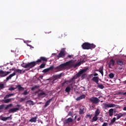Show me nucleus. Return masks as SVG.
<instances>
[{
    "label": "nucleus",
    "instance_id": "nucleus-1",
    "mask_svg": "<svg viewBox=\"0 0 126 126\" xmlns=\"http://www.w3.org/2000/svg\"><path fill=\"white\" fill-rule=\"evenodd\" d=\"M42 62H48V58L44 57H41L39 59H38L35 62H32L27 63H23L22 64V66L24 68H28V70H29L30 68H33L38 63H41Z\"/></svg>",
    "mask_w": 126,
    "mask_h": 126
},
{
    "label": "nucleus",
    "instance_id": "nucleus-2",
    "mask_svg": "<svg viewBox=\"0 0 126 126\" xmlns=\"http://www.w3.org/2000/svg\"><path fill=\"white\" fill-rule=\"evenodd\" d=\"M88 70V68L83 69L80 70L78 73H77L73 77H72L70 80L66 81V82H68L69 83H71L70 84V86L72 85V84H74L75 83V79H77L78 77H80L82 74H83L85 72H86Z\"/></svg>",
    "mask_w": 126,
    "mask_h": 126
},
{
    "label": "nucleus",
    "instance_id": "nucleus-3",
    "mask_svg": "<svg viewBox=\"0 0 126 126\" xmlns=\"http://www.w3.org/2000/svg\"><path fill=\"white\" fill-rule=\"evenodd\" d=\"M72 63V60H70L69 62L62 63L60 64L59 66H57L56 67L54 68V69H57V71H61L63 70V69L64 67H66V66H69V65L71 64V63Z\"/></svg>",
    "mask_w": 126,
    "mask_h": 126
},
{
    "label": "nucleus",
    "instance_id": "nucleus-4",
    "mask_svg": "<svg viewBox=\"0 0 126 126\" xmlns=\"http://www.w3.org/2000/svg\"><path fill=\"white\" fill-rule=\"evenodd\" d=\"M82 47L83 50H90L92 49H95L96 46L93 43L90 44L88 42H85L82 44Z\"/></svg>",
    "mask_w": 126,
    "mask_h": 126
},
{
    "label": "nucleus",
    "instance_id": "nucleus-5",
    "mask_svg": "<svg viewBox=\"0 0 126 126\" xmlns=\"http://www.w3.org/2000/svg\"><path fill=\"white\" fill-rule=\"evenodd\" d=\"M89 101L91 102V103H92V104H97L98 103L100 102V100L99 98L96 97H92L90 98H89Z\"/></svg>",
    "mask_w": 126,
    "mask_h": 126
},
{
    "label": "nucleus",
    "instance_id": "nucleus-6",
    "mask_svg": "<svg viewBox=\"0 0 126 126\" xmlns=\"http://www.w3.org/2000/svg\"><path fill=\"white\" fill-rule=\"evenodd\" d=\"M103 105L105 109H108V108H115V107H117V105L111 103L107 104L106 103H103Z\"/></svg>",
    "mask_w": 126,
    "mask_h": 126
},
{
    "label": "nucleus",
    "instance_id": "nucleus-7",
    "mask_svg": "<svg viewBox=\"0 0 126 126\" xmlns=\"http://www.w3.org/2000/svg\"><path fill=\"white\" fill-rule=\"evenodd\" d=\"M10 71H4L1 70H0V76L1 77H4V76H6V75H8L9 73H10Z\"/></svg>",
    "mask_w": 126,
    "mask_h": 126
},
{
    "label": "nucleus",
    "instance_id": "nucleus-8",
    "mask_svg": "<svg viewBox=\"0 0 126 126\" xmlns=\"http://www.w3.org/2000/svg\"><path fill=\"white\" fill-rule=\"evenodd\" d=\"M65 57V51L64 50H62L58 55H57V57L60 58H64Z\"/></svg>",
    "mask_w": 126,
    "mask_h": 126
},
{
    "label": "nucleus",
    "instance_id": "nucleus-9",
    "mask_svg": "<svg viewBox=\"0 0 126 126\" xmlns=\"http://www.w3.org/2000/svg\"><path fill=\"white\" fill-rule=\"evenodd\" d=\"M63 75V73H61L60 74H57L53 76L55 79L53 80V82H55L57 79H60Z\"/></svg>",
    "mask_w": 126,
    "mask_h": 126
},
{
    "label": "nucleus",
    "instance_id": "nucleus-10",
    "mask_svg": "<svg viewBox=\"0 0 126 126\" xmlns=\"http://www.w3.org/2000/svg\"><path fill=\"white\" fill-rule=\"evenodd\" d=\"M54 68H55V67L54 66H51L49 68L44 69L42 71V72H43L44 73H47V72H48V71H50V70H53Z\"/></svg>",
    "mask_w": 126,
    "mask_h": 126
},
{
    "label": "nucleus",
    "instance_id": "nucleus-11",
    "mask_svg": "<svg viewBox=\"0 0 126 126\" xmlns=\"http://www.w3.org/2000/svg\"><path fill=\"white\" fill-rule=\"evenodd\" d=\"M116 62L114 60L112 59L110 61L109 63H108V66L110 68H112V66H114L115 65V63Z\"/></svg>",
    "mask_w": 126,
    "mask_h": 126
},
{
    "label": "nucleus",
    "instance_id": "nucleus-12",
    "mask_svg": "<svg viewBox=\"0 0 126 126\" xmlns=\"http://www.w3.org/2000/svg\"><path fill=\"white\" fill-rule=\"evenodd\" d=\"M73 122V120H72V118H69L66 120H65L63 122L64 125L68 124L69 123H72Z\"/></svg>",
    "mask_w": 126,
    "mask_h": 126
},
{
    "label": "nucleus",
    "instance_id": "nucleus-13",
    "mask_svg": "<svg viewBox=\"0 0 126 126\" xmlns=\"http://www.w3.org/2000/svg\"><path fill=\"white\" fill-rule=\"evenodd\" d=\"M85 63V61L82 60V61L77 63L73 65V67H74V68H75L77 67V66H80L82 63Z\"/></svg>",
    "mask_w": 126,
    "mask_h": 126
},
{
    "label": "nucleus",
    "instance_id": "nucleus-14",
    "mask_svg": "<svg viewBox=\"0 0 126 126\" xmlns=\"http://www.w3.org/2000/svg\"><path fill=\"white\" fill-rule=\"evenodd\" d=\"M17 111H19V108H13L9 110V113H15V112H17Z\"/></svg>",
    "mask_w": 126,
    "mask_h": 126
},
{
    "label": "nucleus",
    "instance_id": "nucleus-15",
    "mask_svg": "<svg viewBox=\"0 0 126 126\" xmlns=\"http://www.w3.org/2000/svg\"><path fill=\"white\" fill-rule=\"evenodd\" d=\"M11 116L10 115L9 117H2L1 118V120L3 121V122H5L6 121H7L8 120H12V118H11Z\"/></svg>",
    "mask_w": 126,
    "mask_h": 126
},
{
    "label": "nucleus",
    "instance_id": "nucleus-16",
    "mask_svg": "<svg viewBox=\"0 0 126 126\" xmlns=\"http://www.w3.org/2000/svg\"><path fill=\"white\" fill-rule=\"evenodd\" d=\"M92 80L94 81L96 83V84H99V77H94Z\"/></svg>",
    "mask_w": 126,
    "mask_h": 126
},
{
    "label": "nucleus",
    "instance_id": "nucleus-17",
    "mask_svg": "<svg viewBox=\"0 0 126 126\" xmlns=\"http://www.w3.org/2000/svg\"><path fill=\"white\" fill-rule=\"evenodd\" d=\"M16 88L19 91H24V88L21 87V85H18L16 86Z\"/></svg>",
    "mask_w": 126,
    "mask_h": 126
},
{
    "label": "nucleus",
    "instance_id": "nucleus-18",
    "mask_svg": "<svg viewBox=\"0 0 126 126\" xmlns=\"http://www.w3.org/2000/svg\"><path fill=\"white\" fill-rule=\"evenodd\" d=\"M85 97H86V95L85 94H82L80 95V96L78 97L76 100L77 101H80V100H82V99H85Z\"/></svg>",
    "mask_w": 126,
    "mask_h": 126
},
{
    "label": "nucleus",
    "instance_id": "nucleus-19",
    "mask_svg": "<svg viewBox=\"0 0 126 126\" xmlns=\"http://www.w3.org/2000/svg\"><path fill=\"white\" fill-rule=\"evenodd\" d=\"M13 73H15V75H16V73H20V74H22V70L19 69H16Z\"/></svg>",
    "mask_w": 126,
    "mask_h": 126
},
{
    "label": "nucleus",
    "instance_id": "nucleus-20",
    "mask_svg": "<svg viewBox=\"0 0 126 126\" xmlns=\"http://www.w3.org/2000/svg\"><path fill=\"white\" fill-rule=\"evenodd\" d=\"M116 63L117 64L119 65H124V62H123L120 59H118L116 61Z\"/></svg>",
    "mask_w": 126,
    "mask_h": 126
},
{
    "label": "nucleus",
    "instance_id": "nucleus-21",
    "mask_svg": "<svg viewBox=\"0 0 126 126\" xmlns=\"http://www.w3.org/2000/svg\"><path fill=\"white\" fill-rule=\"evenodd\" d=\"M15 76V73H13L12 74H10L9 76H8L6 78V80L7 81H8V80H9V79H11V78L13 77V76Z\"/></svg>",
    "mask_w": 126,
    "mask_h": 126
},
{
    "label": "nucleus",
    "instance_id": "nucleus-22",
    "mask_svg": "<svg viewBox=\"0 0 126 126\" xmlns=\"http://www.w3.org/2000/svg\"><path fill=\"white\" fill-rule=\"evenodd\" d=\"M101 113V111H100V109L99 108H97L96 111L94 113V116H98L99 115H100V113Z\"/></svg>",
    "mask_w": 126,
    "mask_h": 126
},
{
    "label": "nucleus",
    "instance_id": "nucleus-23",
    "mask_svg": "<svg viewBox=\"0 0 126 126\" xmlns=\"http://www.w3.org/2000/svg\"><path fill=\"white\" fill-rule=\"evenodd\" d=\"M52 101V98L50 99L49 100H47L45 104L44 105V108H46V107H48L49 105H50V103Z\"/></svg>",
    "mask_w": 126,
    "mask_h": 126
},
{
    "label": "nucleus",
    "instance_id": "nucleus-24",
    "mask_svg": "<svg viewBox=\"0 0 126 126\" xmlns=\"http://www.w3.org/2000/svg\"><path fill=\"white\" fill-rule=\"evenodd\" d=\"M31 123H36L37 122V117H33L29 120Z\"/></svg>",
    "mask_w": 126,
    "mask_h": 126
},
{
    "label": "nucleus",
    "instance_id": "nucleus-25",
    "mask_svg": "<svg viewBox=\"0 0 126 126\" xmlns=\"http://www.w3.org/2000/svg\"><path fill=\"white\" fill-rule=\"evenodd\" d=\"M109 116L112 117L114 114V109L111 108L109 110Z\"/></svg>",
    "mask_w": 126,
    "mask_h": 126
},
{
    "label": "nucleus",
    "instance_id": "nucleus-26",
    "mask_svg": "<svg viewBox=\"0 0 126 126\" xmlns=\"http://www.w3.org/2000/svg\"><path fill=\"white\" fill-rule=\"evenodd\" d=\"M26 104H28L30 106H33V105H34V102L32 100H28L26 102Z\"/></svg>",
    "mask_w": 126,
    "mask_h": 126
},
{
    "label": "nucleus",
    "instance_id": "nucleus-27",
    "mask_svg": "<svg viewBox=\"0 0 126 126\" xmlns=\"http://www.w3.org/2000/svg\"><path fill=\"white\" fill-rule=\"evenodd\" d=\"M15 94H7L5 95V96L4 97V99H6V98H9V97H11L12 96H14Z\"/></svg>",
    "mask_w": 126,
    "mask_h": 126
},
{
    "label": "nucleus",
    "instance_id": "nucleus-28",
    "mask_svg": "<svg viewBox=\"0 0 126 126\" xmlns=\"http://www.w3.org/2000/svg\"><path fill=\"white\" fill-rule=\"evenodd\" d=\"M118 115H119V117H120V118H122V117H126V112H124L123 113H119L118 114Z\"/></svg>",
    "mask_w": 126,
    "mask_h": 126
},
{
    "label": "nucleus",
    "instance_id": "nucleus-29",
    "mask_svg": "<svg viewBox=\"0 0 126 126\" xmlns=\"http://www.w3.org/2000/svg\"><path fill=\"white\" fill-rule=\"evenodd\" d=\"M96 121H98V116L94 115V117L93 118V121L96 122Z\"/></svg>",
    "mask_w": 126,
    "mask_h": 126
},
{
    "label": "nucleus",
    "instance_id": "nucleus-30",
    "mask_svg": "<svg viewBox=\"0 0 126 126\" xmlns=\"http://www.w3.org/2000/svg\"><path fill=\"white\" fill-rule=\"evenodd\" d=\"M70 87H67L65 90V92H67V93H69L70 92Z\"/></svg>",
    "mask_w": 126,
    "mask_h": 126
},
{
    "label": "nucleus",
    "instance_id": "nucleus-31",
    "mask_svg": "<svg viewBox=\"0 0 126 126\" xmlns=\"http://www.w3.org/2000/svg\"><path fill=\"white\" fill-rule=\"evenodd\" d=\"M39 87H40V86L39 85L34 86V87L32 88V91H34V90H35V89H38V88H39Z\"/></svg>",
    "mask_w": 126,
    "mask_h": 126
},
{
    "label": "nucleus",
    "instance_id": "nucleus-32",
    "mask_svg": "<svg viewBox=\"0 0 126 126\" xmlns=\"http://www.w3.org/2000/svg\"><path fill=\"white\" fill-rule=\"evenodd\" d=\"M109 77L111 79H112L113 77H115V74L113 73H111L109 74Z\"/></svg>",
    "mask_w": 126,
    "mask_h": 126
},
{
    "label": "nucleus",
    "instance_id": "nucleus-33",
    "mask_svg": "<svg viewBox=\"0 0 126 126\" xmlns=\"http://www.w3.org/2000/svg\"><path fill=\"white\" fill-rule=\"evenodd\" d=\"M97 87L100 89H104V86L102 84H97Z\"/></svg>",
    "mask_w": 126,
    "mask_h": 126
},
{
    "label": "nucleus",
    "instance_id": "nucleus-34",
    "mask_svg": "<svg viewBox=\"0 0 126 126\" xmlns=\"http://www.w3.org/2000/svg\"><path fill=\"white\" fill-rule=\"evenodd\" d=\"M5 86L4 84H0V91L1 90V89H3V88H5Z\"/></svg>",
    "mask_w": 126,
    "mask_h": 126
},
{
    "label": "nucleus",
    "instance_id": "nucleus-35",
    "mask_svg": "<svg viewBox=\"0 0 126 126\" xmlns=\"http://www.w3.org/2000/svg\"><path fill=\"white\" fill-rule=\"evenodd\" d=\"M38 96H46V93L42 92L38 94Z\"/></svg>",
    "mask_w": 126,
    "mask_h": 126
},
{
    "label": "nucleus",
    "instance_id": "nucleus-36",
    "mask_svg": "<svg viewBox=\"0 0 126 126\" xmlns=\"http://www.w3.org/2000/svg\"><path fill=\"white\" fill-rule=\"evenodd\" d=\"M99 72H100V73H101V74H102V75H103L104 72H103V67L99 68Z\"/></svg>",
    "mask_w": 126,
    "mask_h": 126
},
{
    "label": "nucleus",
    "instance_id": "nucleus-37",
    "mask_svg": "<svg viewBox=\"0 0 126 126\" xmlns=\"http://www.w3.org/2000/svg\"><path fill=\"white\" fill-rule=\"evenodd\" d=\"M12 107V104H10L9 105H7L5 108V110H7V109H9V108H11Z\"/></svg>",
    "mask_w": 126,
    "mask_h": 126
},
{
    "label": "nucleus",
    "instance_id": "nucleus-38",
    "mask_svg": "<svg viewBox=\"0 0 126 126\" xmlns=\"http://www.w3.org/2000/svg\"><path fill=\"white\" fill-rule=\"evenodd\" d=\"M11 101V98H9L7 99H5L4 100V103H9Z\"/></svg>",
    "mask_w": 126,
    "mask_h": 126
},
{
    "label": "nucleus",
    "instance_id": "nucleus-39",
    "mask_svg": "<svg viewBox=\"0 0 126 126\" xmlns=\"http://www.w3.org/2000/svg\"><path fill=\"white\" fill-rule=\"evenodd\" d=\"M45 66H46V64L42 63L40 65L39 67H40V68H44V67H45Z\"/></svg>",
    "mask_w": 126,
    "mask_h": 126
},
{
    "label": "nucleus",
    "instance_id": "nucleus-40",
    "mask_svg": "<svg viewBox=\"0 0 126 126\" xmlns=\"http://www.w3.org/2000/svg\"><path fill=\"white\" fill-rule=\"evenodd\" d=\"M28 93H29V92H27V90H26L24 92V93L22 94V95H28Z\"/></svg>",
    "mask_w": 126,
    "mask_h": 126
},
{
    "label": "nucleus",
    "instance_id": "nucleus-41",
    "mask_svg": "<svg viewBox=\"0 0 126 126\" xmlns=\"http://www.w3.org/2000/svg\"><path fill=\"white\" fill-rule=\"evenodd\" d=\"M79 114L80 115H83L84 114V111H83V109H80Z\"/></svg>",
    "mask_w": 126,
    "mask_h": 126
},
{
    "label": "nucleus",
    "instance_id": "nucleus-42",
    "mask_svg": "<svg viewBox=\"0 0 126 126\" xmlns=\"http://www.w3.org/2000/svg\"><path fill=\"white\" fill-rule=\"evenodd\" d=\"M15 89H16V88L11 87L8 89V90H10V91H13V90H15Z\"/></svg>",
    "mask_w": 126,
    "mask_h": 126
},
{
    "label": "nucleus",
    "instance_id": "nucleus-43",
    "mask_svg": "<svg viewBox=\"0 0 126 126\" xmlns=\"http://www.w3.org/2000/svg\"><path fill=\"white\" fill-rule=\"evenodd\" d=\"M118 94L119 95H126V92L125 93L119 92Z\"/></svg>",
    "mask_w": 126,
    "mask_h": 126
},
{
    "label": "nucleus",
    "instance_id": "nucleus-44",
    "mask_svg": "<svg viewBox=\"0 0 126 126\" xmlns=\"http://www.w3.org/2000/svg\"><path fill=\"white\" fill-rule=\"evenodd\" d=\"M91 117H92V115H90V114H87L86 116V118H89L90 120L91 119Z\"/></svg>",
    "mask_w": 126,
    "mask_h": 126
},
{
    "label": "nucleus",
    "instance_id": "nucleus-45",
    "mask_svg": "<svg viewBox=\"0 0 126 126\" xmlns=\"http://www.w3.org/2000/svg\"><path fill=\"white\" fill-rule=\"evenodd\" d=\"M116 120H117L116 117L113 118L111 121V123H115V122H116Z\"/></svg>",
    "mask_w": 126,
    "mask_h": 126
},
{
    "label": "nucleus",
    "instance_id": "nucleus-46",
    "mask_svg": "<svg viewBox=\"0 0 126 126\" xmlns=\"http://www.w3.org/2000/svg\"><path fill=\"white\" fill-rule=\"evenodd\" d=\"M26 100V98H21V100H20V102H23V101H25Z\"/></svg>",
    "mask_w": 126,
    "mask_h": 126
},
{
    "label": "nucleus",
    "instance_id": "nucleus-47",
    "mask_svg": "<svg viewBox=\"0 0 126 126\" xmlns=\"http://www.w3.org/2000/svg\"><path fill=\"white\" fill-rule=\"evenodd\" d=\"M45 34H50V33H52V31H47L45 32Z\"/></svg>",
    "mask_w": 126,
    "mask_h": 126
},
{
    "label": "nucleus",
    "instance_id": "nucleus-48",
    "mask_svg": "<svg viewBox=\"0 0 126 126\" xmlns=\"http://www.w3.org/2000/svg\"><path fill=\"white\" fill-rule=\"evenodd\" d=\"M67 58H69V59H72V58H73V55H68Z\"/></svg>",
    "mask_w": 126,
    "mask_h": 126
},
{
    "label": "nucleus",
    "instance_id": "nucleus-49",
    "mask_svg": "<svg viewBox=\"0 0 126 126\" xmlns=\"http://www.w3.org/2000/svg\"><path fill=\"white\" fill-rule=\"evenodd\" d=\"M4 105H0V110H2V109H3V108H4Z\"/></svg>",
    "mask_w": 126,
    "mask_h": 126
},
{
    "label": "nucleus",
    "instance_id": "nucleus-50",
    "mask_svg": "<svg viewBox=\"0 0 126 126\" xmlns=\"http://www.w3.org/2000/svg\"><path fill=\"white\" fill-rule=\"evenodd\" d=\"M117 117L116 120H119V119H121V117L119 114H117Z\"/></svg>",
    "mask_w": 126,
    "mask_h": 126
},
{
    "label": "nucleus",
    "instance_id": "nucleus-51",
    "mask_svg": "<svg viewBox=\"0 0 126 126\" xmlns=\"http://www.w3.org/2000/svg\"><path fill=\"white\" fill-rule=\"evenodd\" d=\"M108 123H104L102 126H107Z\"/></svg>",
    "mask_w": 126,
    "mask_h": 126
},
{
    "label": "nucleus",
    "instance_id": "nucleus-52",
    "mask_svg": "<svg viewBox=\"0 0 126 126\" xmlns=\"http://www.w3.org/2000/svg\"><path fill=\"white\" fill-rule=\"evenodd\" d=\"M85 76H86V74H84L83 75H82V78L83 79V78H85Z\"/></svg>",
    "mask_w": 126,
    "mask_h": 126
},
{
    "label": "nucleus",
    "instance_id": "nucleus-53",
    "mask_svg": "<svg viewBox=\"0 0 126 126\" xmlns=\"http://www.w3.org/2000/svg\"><path fill=\"white\" fill-rule=\"evenodd\" d=\"M71 115H72V112H69L68 114V116H71Z\"/></svg>",
    "mask_w": 126,
    "mask_h": 126
},
{
    "label": "nucleus",
    "instance_id": "nucleus-54",
    "mask_svg": "<svg viewBox=\"0 0 126 126\" xmlns=\"http://www.w3.org/2000/svg\"><path fill=\"white\" fill-rule=\"evenodd\" d=\"M15 69H15V67H13L12 69H10V70H14L15 71Z\"/></svg>",
    "mask_w": 126,
    "mask_h": 126
},
{
    "label": "nucleus",
    "instance_id": "nucleus-55",
    "mask_svg": "<svg viewBox=\"0 0 126 126\" xmlns=\"http://www.w3.org/2000/svg\"><path fill=\"white\" fill-rule=\"evenodd\" d=\"M94 75V76H98V74L97 73H95Z\"/></svg>",
    "mask_w": 126,
    "mask_h": 126
},
{
    "label": "nucleus",
    "instance_id": "nucleus-56",
    "mask_svg": "<svg viewBox=\"0 0 126 126\" xmlns=\"http://www.w3.org/2000/svg\"><path fill=\"white\" fill-rule=\"evenodd\" d=\"M123 111H126V106H125V107L123 108Z\"/></svg>",
    "mask_w": 126,
    "mask_h": 126
},
{
    "label": "nucleus",
    "instance_id": "nucleus-57",
    "mask_svg": "<svg viewBox=\"0 0 126 126\" xmlns=\"http://www.w3.org/2000/svg\"><path fill=\"white\" fill-rule=\"evenodd\" d=\"M65 83H66V81L64 82L62 84V85H64V84H65Z\"/></svg>",
    "mask_w": 126,
    "mask_h": 126
},
{
    "label": "nucleus",
    "instance_id": "nucleus-58",
    "mask_svg": "<svg viewBox=\"0 0 126 126\" xmlns=\"http://www.w3.org/2000/svg\"><path fill=\"white\" fill-rule=\"evenodd\" d=\"M80 119H81L80 117H79V118H78L77 119L78 122H79V121H80Z\"/></svg>",
    "mask_w": 126,
    "mask_h": 126
},
{
    "label": "nucleus",
    "instance_id": "nucleus-59",
    "mask_svg": "<svg viewBox=\"0 0 126 126\" xmlns=\"http://www.w3.org/2000/svg\"><path fill=\"white\" fill-rule=\"evenodd\" d=\"M92 108H95V105H94V104H92Z\"/></svg>",
    "mask_w": 126,
    "mask_h": 126
},
{
    "label": "nucleus",
    "instance_id": "nucleus-60",
    "mask_svg": "<svg viewBox=\"0 0 126 126\" xmlns=\"http://www.w3.org/2000/svg\"><path fill=\"white\" fill-rule=\"evenodd\" d=\"M17 107H21V105L18 104V105H17Z\"/></svg>",
    "mask_w": 126,
    "mask_h": 126
},
{
    "label": "nucleus",
    "instance_id": "nucleus-61",
    "mask_svg": "<svg viewBox=\"0 0 126 126\" xmlns=\"http://www.w3.org/2000/svg\"><path fill=\"white\" fill-rule=\"evenodd\" d=\"M77 117V116H76L75 117V119H76Z\"/></svg>",
    "mask_w": 126,
    "mask_h": 126
},
{
    "label": "nucleus",
    "instance_id": "nucleus-62",
    "mask_svg": "<svg viewBox=\"0 0 126 126\" xmlns=\"http://www.w3.org/2000/svg\"><path fill=\"white\" fill-rule=\"evenodd\" d=\"M37 80H40V79H39V78H38Z\"/></svg>",
    "mask_w": 126,
    "mask_h": 126
},
{
    "label": "nucleus",
    "instance_id": "nucleus-63",
    "mask_svg": "<svg viewBox=\"0 0 126 126\" xmlns=\"http://www.w3.org/2000/svg\"><path fill=\"white\" fill-rule=\"evenodd\" d=\"M25 72V71H23V73H24Z\"/></svg>",
    "mask_w": 126,
    "mask_h": 126
},
{
    "label": "nucleus",
    "instance_id": "nucleus-64",
    "mask_svg": "<svg viewBox=\"0 0 126 126\" xmlns=\"http://www.w3.org/2000/svg\"><path fill=\"white\" fill-rule=\"evenodd\" d=\"M120 69H123V68H120Z\"/></svg>",
    "mask_w": 126,
    "mask_h": 126
}]
</instances>
